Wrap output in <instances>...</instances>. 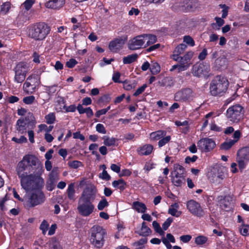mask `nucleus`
<instances>
[{"label": "nucleus", "mask_w": 249, "mask_h": 249, "mask_svg": "<svg viewBox=\"0 0 249 249\" xmlns=\"http://www.w3.org/2000/svg\"><path fill=\"white\" fill-rule=\"evenodd\" d=\"M44 171L43 165L37 158L31 155L24 156L16 167L17 174L24 190H29L42 185L44 179L41 176Z\"/></svg>", "instance_id": "1"}, {"label": "nucleus", "mask_w": 249, "mask_h": 249, "mask_svg": "<svg viewBox=\"0 0 249 249\" xmlns=\"http://www.w3.org/2000/svg\"><path fill=\"white\" fill-rule=\"evenodd\" d=\"M44 182L37 187L25 190L27 192L23 198L25 208L29 209L43 203L45 201V196L40 189L44 186Z\"/></svg>", "instance_id": "2"}, {"label": "nucleus", "mask_w": 249, "mask_h": 249, "mask_svg": "<svg viewBox=\"0 0 249 249\" xmlns=\"http://www.w3.org/2000/svg\"><path fill=\"white\" fill-rule=\"evenodd\" d=\"M50 27L44 22H38L29 27L28 36L36 41L44 40L50 32Z\"/></svg>", "instance_id": "3"}, {"label": "nucleus", "mask_w": 249, "mask_h": 249, "mask_svg": "<svg viewBox=\"0 0 249 249\" xmlns=\"http://www.w3.org/2000/svg\"><path fill=\"white\" fill-rule=\"evenodd\" d=\"M229 87V82L226 78L216 76L210 84V93L213 96H222L226 93Z\"/></svg>", "instance_id": "4"}, {"label": "nucleus", "mask_w": 249, "mask_h": 249, "mask_svg": "<svg viewBox=\"0 0 249 249\" xmlns=\"http://www.w3.org/2000/svg\"><path fill=\"white\" fill-rule=\"evenodd\" d=\"M106 231L101 226H94L91 229V243L97 248H101L105 242Z\"/></svg>", "instance_id": "5"}, {"label": "nucleus", "mask_w": 249, "mask_h": 249, "mask_svg": "<svg viewBox=\"0 0 249 249\" xmlns=\"http://www.w3.org/2000/svg\"><path fill=\"white\" fill-rule=\"evenodd\" d=\"M186 208L188 212L195 217L201 218L206 215L205 209L200 203L195 200H188L186 202Z\"/></svg>", "instance_id": "6"}, {"label": "nucleus", "mask_w": 249, "mask_h": 249, "mask_svg": "<svg viewBox=\"0 0 249 249\" xmlns=\"http://www.w3.org/2000/svg\"><path fill=\"white\" fill-rule=\"evenodd\" d=\"M40 79L37 74H33L28 76L23 85V90L28 94L35 92L38 88Z\"/></svg>", "instance_id": "7"}, {"label": "nucleus", "mask_w": 249, "mask_h": 249, "mask_svg": "<svg viewBox=\"0 0 249 249\" xmlns=\"http://www.w3.org/2000/svg\"><path fill=\"white\" fill-rule=\"evenodd\" d=\"M29 70L30 67L27 63L20 62L17 64L14 69L15 82L18 83H21L23 82Z\"/></svg>", "instance_id": "8"}, {"label": "nucleus", "mask_w": 249, "mask_h": 249, "mask_svg": "<svg viewBox=\"0 0 249 249\" xmlns=\"http://www.w3.org/2000/svg\"><path fill=\"white\" fill-rule=\"evenodd\" d=\"M185 169L184 167L179 164L174 165V171L172 172V182L176 186H181L185 182L184 175Z\"/></svg>", "instance_id": "9"}, {"label": "nucleus", "mask_w": 249, "mask_h": 249, "mask_svg": "<svg viewBox=\"0 0 249 249\" xmlns=\"http://www.w3.org/2000/svg\"><path fill=\"white\" fill-rule=\"evenodd\" d=\"M243 109V107L239 105L232 106L227 110L226 117L231 122L237 123L242 118Z\"/></svg>", "instance_id": "10"}, {"label": "nucleus", "mask_w": 249, "mask_h": 249, "mask_svg": "<svg viewBox=\"0 0 249 249\" xmlns=\"http://www.w3.org/2000/svg\"><path fill=\"white\" fill-rule=\"evenodd\" d=\"M97 189L93 184H89L82 193L79 200L93 202L95 200Z\"/></svg>", "instance_id": "11"}, {"label": "nucleus", "mask_w": 249, "mask_h": 249, "mask_svg": "<svg viewBox=\"0 0 249 249\" xmlns=\"http://www.w3.org/2000/svg\"><path fill=\"white\" fill-rule=\"evenodd\" d=\"M237 161L240 170L244 169L249 160V146L239 149L237 153Z\"/></svg>", "instance_id": "12"}, {"label": "nucleus", "mask_w": 249, "mask_h": 249, "mask_svg": "<svg viewBox=\"0 0 249 249\" xmlns=\"http://www.w3.org/2000/svg\"><path fill=\"white\" fill-rule=\"evenodd\" d=\"M195 97V94L189 88L181 89L176 93L175 100L179 102H190Z\"/></svg>", "instance_id": "13"}, {"label": "nucleus", "mask_w": 249, "mask_h": 249, "mask_svg": "<svg viewBox=\"0 0 249 249\" xmlns=\"http://www.w3.org/2000/svg\"><path fill=\"white\" fill-rule=\"evenodd\" d=\"M95 206L92 202L78 200L77 210L80 215L83 216H88L94 211Z\"/></svg>", "instance_id": "14"}, {"label": "nucleus", "mask_w": 249, "mask_h": 249, "mask_svg": "<svg viewBox=\"0 0 249 249\" xmlns=\"http://www.w3.org/2000/svg\"><path fill=\"white\" fill-rule=\"evenodd\" d=\"M144 37L142 35L137 36L130 39L127 43V47L130 50H136L144 48Z\"/></svg>", "instance_id": "15"}, {"label": "nucleus", "mask_w": 249, "mask_h": 249, "mask_svg": "<svg viewBox=\"0 0 249 249\" xmlns=\"http://www.w3.org/2000/svg\"><path fill=\"white\" fill-rule=\"evenodd\" d=\"M194 53L192 51H189L186 53L183 56H179L178 60L180 65V70L183 71L187 70L191 65V59L192 58Z\"/></svg>", "instance_id": "16"}, {"label": "nucleus", "mask_w": 249, "mask_h": 249, "mask_svg": "<svg viewBox=\"0 0 249 249\" xmlns=\"http://www.w3.org/2000/svg\"><path fill=\"white\" fill-rule=\"evenodd\" d=\"M210 71V66L207 63L195 65L193 67V74L197 77L206 76Z\"/></svg>", "instance_id": "17"}, {"label": "nucleus", "mask_w": 249, "mask_h": 249, "mask_svg": "<svg viewBox=\"0 0 249 249\" xmlns=\"http://www.w3.org/2000/svg\"><path fill=\"white\" fill-rule=\"evenodd\" d=\"M242 136V133L240 130H236L233 133V139H226V141L221 143L220 148L222 150H227L230 149L239 140Z\"/></svg>", "instance_id": "18"}, {"label": "nucleus", "mask_w": 249, "mask_h": 249, "mask_svg": "<svg viewBox=\"0 0 249 249\" xmlns=\"http://www.w3.org/2000/svg\"><path fill=\"white\" fill-rule=\"evenodd\" d=\"M199 149L205 152H208L213 149L215 146L214 142L208 138L200 139L197 143Z\"/></svg>", "instance_id": "19"}, {"label": "nucleus", "mask_w": 249, "mask_h": 249, "mask_svg": "<svg viewBox=\"0 0 249 249\" xmlns=\"http://www.w3.org/2000/svg\"><path fill=\"white\" fill-rule=\"evenodd\" d=\"M126 40V38H116L111 41L108 46L109 50L113 52H118L122 48Z\"/></svg>", "instance_id": "20"}, {"label": "nucleus", "mask_w": 249, "mask_h": 249, "mask_svg": "<svg viewBox=\"0 0 249 249\" xmlns=\"http://www.w3.org/2000/svg\"><path fill=\"white\" fill-rule=\"evenodd\" d=\"M65 4V0H50L46 3L47 8L53 9H58Z\"/></svg>", "instance_id": "21"}, {"label": "nucleus", "mask_w": 249, "mask_h": 249, "mask_svg": "<svg viewBox=\"0 0 249 249\" xmlns=\"http://www.w3.org/2000/svg\"><path fill=\"white\" fill-rule=\"evenodd\" d=\"M186 48L187 45L183 43L177 46L173 52V54L171 56V58L174 60H178V57L184 52Z\"/></svg>", "instance_id": "22"}, {"label": "nucleus", "mask_w": 249, "mask_h": 249, "mask_svg": "<svg viewBox=\"0 0 249 249\" xmlns=\"http://www.w3.org/2000/svg\"><path fill=\"white\" fill-rule=\"evenodd\" d=\"M153 150V146L150 144H144L137 149V152L140 155H148Z\"/></svg>", "instance_id": "23"}, {"label": "nucleus", "mask_w": 249, "mask_h": 249, "mask_svg": "<svg viewBox=\"0 0 249 249\" xmlns=\"http://www.w3.org/2000/svg\"><path fill=\"white\" fill-rule=\"evenodd\" d=\"M179 206L178 203H174L169 208L168 213L173 216L178 217L182 214V212L179 211Z\"/></svg>", "instance_id": "24"}, {"label": "nucleus", "mask_w": 249, "mask_h": 249, "mask_svg": "<svg viewBox=\"0 0 249 249\" xmlns=\"http://www.w3.org/2000/svg\"><path fill=\"white\" fill-rule=\"evenodd\" d=\"M29 124L24 119H19L16 123L17 130L21 134L25 133Z\"/></svg>", "instance_id": "25"}, {"label": "nucleus", "mask_w": 249, "mask_h": 249, "mask_svg": "<svg viewBox=\"0 0 249 249\" xmlns=\"http://www.w3.org/2000/svg\"><path fill=\"white\" fill-rule=\"evenodd\" d=\"M142 36L144 37V48L155 43L157 41V37L155 35L143 34Z\"/></svg>", "instance_id": "26"}, {"label": "nucleus", "mask_w": 249, "mask_h": 249, "mask_svg": "<svg viewBox=\"0 0 249 249\" xmlns=\"http://www.w3.org/2000/svg\"><path fill=\"white\" fill-rule=\"evenodd\" d=\"M166 134V131L164 130H158L153 132L150 134V139L153 141L160 140Z\"/></svg>", "instance_id": "27"}, {"label": "nucleus", "mask_w": 249, "mask_h": 249, "mask_svg": "<svg viewBox=\"0 0 249 249\" xmlns=\"http://www.w3.org/2000/svg\"><path fill=\"white\" fill-rule=\"evenodd\" d=\"M151 233V229L148 227L145 222H143L142 224L141 230L138 232L139 235L142 236H147Z\"/></svg>", "instance_id": "28"}, {"label": "nucleus", "mask_w": 249, "mask_h": 249, "mask_svg": "<svg viewBox=\"0 0 249 249\" xmlns=\"http://www.w3.org/2000/svg\"><path fill=\"white\" fill-rule=\"evenodd\" d=\"M133 208L138 213H144L146 210L145 205L139 201H135L133 203Z\"/></svg>", "instance_id": "29"}, {"label": "nucleus", "mask_w": 249, "mask_h": 249, "mask_svg": "<svg viewBox=\"0 0 249 249\" xmlns=\"http://www.w3.org/2000/svg\"><path fill=\"white\" fill-rule=\"evenodd\" d=\"M65 101L62 97H57L55 104V109L57 111H61L64 108H65Z\"/></svg>", "instance_id": "30"}, {"label": "nucleus", "mask_w": 249, "mask_h": 249, "mask_svg": "<svg viewBox=\"0 0 249 249\" xmlns=\"http://www.w3.org/2000/svg\"><path fill=\"white\" fill-rule=\"evenodd\" d=\"M112 185L113 187L123 191L125 189L126 183L123 179H119L117 180H114L112 182Z\"/></svg>", "instance_id": "31"}, {"label": "nucleus", "mask_w": 249, "mask_h": 249, "mask_svg": "<svg viewBox=\"0 0 249 249\" xmlns=\"http://www.w3.org/2000/svg\"><path fill=\"white\" fill-rule=\"evenodd\" d=\"M49 249H62L60 243L54 238H52L48 243Z\"/></svg>", "instance_id": "32"}, {"label": "nucleus", "mask_w": 249, "mask_h": 249, "mask_svg": "<svg viewBox=\"0 0 249 249\" xmlns=\"http://www.w3.org/2000/svg\"><path fill=\"white\" fill-rule=\"evenodd\" d=\"M138 57V55L137 53L128 55L123 58V63L125 64H130L136 61Z\"/></svg>", "instance_id": "33"}, {"label": "nucleus", "mask_w": 249, "mask_h": 249, "mask_svg": "<svg viewBox=\"0 0 249 249\" xmlns=\"http://www.w3.org/2000/svg\"><path fill=\"white\" fill-rule=\"evenodd\" d=\"M21 119H24L28 124L32 125L33 126H35L36 123L33 114L30 112L28 113L24 118H21Z\"/></svg>", "instance_id": "34"}, {"label": "nucleus", "mask_w": 249, "mask_h": 249, "mask_svg": "<svg viewBox=\"0 0 249 249\" xmlns=\"http://www.w3.org/2000/svg\"><path fill=\"white\" fill-rule=\"evenodd\" d=\"M11 3L10 2H5L3 3L0 8V14L2 15H6L9 11L11 8Z\"/></svg>", "instance_id": "35"}, {"label": "nucleus", "mask_w": 249, "mask_h": 249, "mask_svg": "<svg viewBox=\"0 0 249 249\" xmlns=\"http://www.w3.org/2000/svg\"><path fill=\"white\" fill-rule=\"evenodd\" d=\"M68 196L70 199H74L75 196V189L74 183L69 185L67 189Z\"/></svg>", "instance_id": "36"}, {"label": "nucleus", "mask_w": 249, "mask_h": 249, "mask_svg": "<svg viewBox=\"0 0 249 249\" xmlns=\"http://www.w3.org/2000/svg\"><path fill=\"white\" fill-rule=\"evenodd\" d=\"M150 70L152 74H155L160 71V67L157 62L152 61L150 65Z\"/></svg>", "instance_id": "37"}, {"label": "nucleus", "mask_w": 249, "mask_h": 249, "mask_svg": "<svg viewBox=\"0 0 249 249\" xmlns=\"http://www.w3.org/2000/svg\"><path fill=\"white\" fill-rule=\"evenodd\" d=\"M103 139L104 140V144L107 146H113L116 142V139L114 138L104 136Z\"/></svg>", "instance_id": "38"}, {"label": "nucleus", "mask_w": 249, "mask_h": 249, "mask_svg": "<svg viewBox=\"0 0 249 249\" xmlns=\"http://www.w3.org/2000/svg\"><path fill=\"white\" fill-rule=\"evenodd\" d=\"M227 172V169L225 167H220L219 168L217 173V178L220 180L219 182H220L221 180H222L226 177Z\"/></svg>", "instance_id": "39"}, {"label": "nucleus", "mask_w": 249, "mask_h": 249, "mask_svg": "<svg viewBox=\"0 0 249 249\" xmlns=\"http://www.w3.org/2000/svg\"><path fill=\"white\" fill-rule=\"evenodd\" d=\"M239 231L243 236L249 235V225L245 224H241L239 227Z\"/></svg>", "instance_id": "40"}, {"label": "nucleus", "mask_w": 249, "mask_h": 249, "mask_svg": "<svg viewBox=\"0 0 249 249\" xmlns=\"http://www.w3.org/2000/svg\"><path fill=\"white\" fill-rule=\"evenodd\" d=\"M45 119L47 124H53L55 121V114L53 112L49 113L45 116Z\"/></svg>", "instance_id": "41"}, {"label": "nucleus", "mask_w": 249, "mask_h": 249, "mask_svg": "<svg viewBox=\"0 0 249 249\" xmlns=\"http://www.w3.org/2000/svg\"><path fill=\"white\" fill-rule=\"evenodd\" d=\"M68 165L71 168L77 169L83 166L82 163L78 160H71L68 162Z\"/></svg>", "instance_id": "42"}, {"label": "nucleus", "mask_w": 249, "mask_h": 249, "mask_svg": "<svg viewBox=\"0 0 249 249\" xmlns=\"http://www.w3.org/2000/svg\"><path fill=\"white\" fill-rule=\"evenodd\" d=\"M152 225L156 232L158 233L161 236H163L164 235V232L161 228L160 224L156 221H154L153 222Z\"/></svg>", "instance_id": "43"}, {"label": "nucleus", "mask_w": 249, "mask_h": 249, "mask_svg": "<svg viewBox=\"0 0 249 249\" xmlns=\"http://www.w3.org/2000/svg\"><path fill=\"white\" fill-rule=\"evenodd\" d=\"M171 138L170 136H165L163 137L158 142V146L159 147H161L168 143L171 140Z\"/></svg>", "instance_id": "44"}, {"label": "nucleus", "mask_w": 249, "mask_h": 249, "mask_svg": "<svg viewBox=\"0 0 249 249\" xmlns=\"http://www.w3.org/2000/svg\"><path fill=\"white\" fill-rule=\"evenodd\" d=\"M109 204L107 199L105 197H103L101 201H99L97 208L100 211L103 210L105 208L107 207Z\"/></svg>", "instance_id": "45"}, {"label": "nucleus", "mask_w": 249, "mask_h": 249, "mask_svg": "<svg viewBox=\"0 0 249 249\" xmlns=\"http://www.w3.org/2000/svg\"><path fill=\"white\" fill-rule=\"evenodd\" d=\"M208 240L207 237L200 235L197 236L195 238V243L198 245H201L205 244Z\"/></svg>", "instance_id": "46"}, {"label": "nucleus", "mask_w": 249, "mask_h": 249, "mask_svg": "<svg viewBox=\"0 0 249 249\" xmlns=\"http://www.w3.org/2000/svg\"><path fill=\"white\" fill-rule=\"evenodd\" d=\"M183 42L191 47H193L195 45L194 39L190 36H185L183 37Z\"/></svg>", "instance_id": "47"}, {"label": "nucleus", "mask_w": 249, "mask_h": 249, "mask_svg": "<svg viewBox=\"0 0 249 249\" xmlns=\"http://www.w3.org/2000/svg\"><path fill=\"white\" fill-rule=\"evenodd\" d=\"M231 201V197L230 196H227L222 201L221 204L223 205L225 208H228L230 207Z\"/></svg>", "instance_id": "48"}, {"label": "nucleus", "mask_w": 249, "mask_h": 249, "mask_svg": "<svg viewBox=\"0 0 249 249\" xmlns=\"http://www.w3.org/2000/svg\"><path fill=\"white\" fill-rule=\"evenodd\" d=\"M34 3V0H26L22 4V5L24 7L25 10L28 11L32 7V5Z\"/></svg>", "instance_id": "49"}, {"label": "nucleus", "mask_w": 249, "mask_h": 249, "mask_svg": "<svg viewBox=\"0 0 249 249\" xmlns=\"http://www.w3.org/2000/svg\"><path fill=\"white\" fill-rule=\"evenodd\" d=\"M35 100V96L31 95L25 97L23 99V102L26 105H31L34 102Z\"/></svg>", "instance_id": "50"}, {"label": "nucleus", "mask_w": 249, "mask_h": 249, "mask_svg": "<svg viewBox=\"0 0 249 249\" xmlns=\"http://www.w3.org/2000/svg\"><path fill=\"white\" fill-rule=\"evenodd\" d=\"M12 140L18 143H26L27 142V138L24 136H21L19 138L13 137L12 138Z\"/></svg>", "instance_id": "51"}, {"label": "nucleus", "mask_w": 249, "mask_h": 249, "mask_svg": "<svg viewBox=\"0 0 249 249\" xmlns=\"http://www.w3.org/2000/svg\"><path fill=\"white\" fill-rule=\"evenodd\" d=\"M49 224L46 220H43L40 226V229L42 231L43 234H45L48 230Z\"/></svg>", "instance_id": "52"}, {"label": "nucleus", "mask_w": 249, "mask_h": 249, "mask_svg": "<svg viewBox=\"0 0 249 249\" xmlns=\"http://www.w3.org/2000/svg\"><path fill=\"white\" fill-rule=\"evenodd\" d=\"M173 219L171 217L168 218L166 221L163 223L162 227L164 230L166 231L170 226L171 224L172 223Z\"/></svg>", "instance_id": "53"}, {"label": "nucleus", "mask_w": 249, "mask_h": 249, "mask_svg": "<svg viewBox=\"0 0 249 249\" xmlns=\"http://www.w3.org/2000/svg\"><path fill=\"white\" fill-rule=\"evenodd\" d=\"M147 87L146 84H144L141 87L139 88L134 93L133 96H138L141 93H142L145 89Z\"/></svg>", "instance_id": "54"}, {"label": "nucleus", "mask_w": 249, "mask_h": 249, "mask_svg": "<svg viewBox=\"0 0 249 249\" xmlns=\"http://www.w3.org/2000/svg\"><path fill=\"white\" fill-rule=\"evenodd\" d=\"M99 177L102 179L106 180H109L110 179L111 177L110 175L107 173L106 170H103L102 173L100 174Z\"/></svg>", "instance_id": "55"}, {"label": "nucleus", "mask_w": 249, "mask_h": 249, "mask_svg": "<svg viewBox=\"0 0 249 249\" xmlns=\"http://www.w3.org/2000/svg\"><path fill=\"white\" fill-rule=\"evenodd\" d=\"M131 173L132 172L129 169H125L122 170L121 171H120V172L119 174V176L120 177H128L131 175Z\"/></svg>", "instance_id": "56"}, {"label": "nucleus", "mask_w": 249, "mask_h": 249, "mask_svg": "<svg viewBox=\"0 0 249 249\" xmlns=\"http://www.w3.org/2000/svg\"><path fill=\"white\" fill-rule=\"evenodd\" d=\"M77 63V61L75 59L71 58L67 62L66 65L69 68H72Z\"/></svg>", "instance_id": "57"}, {"label": "nucleus", "mask_w": 249, "mask_h": 249, "mask_svg": "<svg viewBox=\"0 0 249 249\" xmlns=\"http://www.w3.org/2000/svg\"><path fill=\"white\" fill-rule=\"evenodd\" d=\"M183 6L184 7V9L187 11H190L195 8V5L193 4L192 1L187 0L186 4L183 5Z\"/></svg>", "instance_id": "58"}, {"label": "nucleus", "mask_w": 249, "mask_h": 249, "mask_svg": "<svg viewBox=\"0 0 249 249\" xmlns=\"http://www.w3.org/2000/svg\"><path fill=\"white\" fill-rule=\"evenodd\" d=\"M96 130L98 132L102 133V134H106V130L105 129V128L103 124H98L96 125Z\"/></svg>", "instance_id": "59"}, {"label": "nucleus", "mask_w": 249, "mask_h": 249, "mask_svg": "<svg viewBox=\"0 0 249 249\" xmlns=\"http://www.w3.org/2000/svg\"><path fill=\"white\" fill-rule=\"evenodd\" d=\"M7 199V195H6L3 197H0V209L2 211H5L6 210V208L4 206V204Z\"/></svg>", "instance_id": "60"}, {"label": "nucleus", "mask_w": 249, "mask_h": 249, "mask_svg": "<svg viewBox=\"0 0 249 249\" xmlns=\"http://www.w3.org/2000/svg\"><path fill=\"white\" fill-rule=\"evenodd\" d=\"M123 87L124 89L126 90H130L134 88L135 86L133 84L130 82L125 81L123 84Z\"/></svg>", "instance_id": "61"}, {"label": "nucleus", "mask_w": 249, "mask_h": 249, "mask_svg": "<svg viewBox=\"0 0 249 249\" xmlns=\"http://www.w3.org/2000/svg\"><path fill=\"white\" fill-rule=\"evenodd\" d=\"M220 6L223 9V10L222 11V18H224L228 15L229 8L225 4L220 5Z\"/></svg>", "instance_id": "62"}, {"label": "nucleus", "mask_w": 249, "mask_h": 249, "mask_svg": "<svg viewBox=\"0 0 249 249\" xmlns=\"http://www.w3.org/2000/svg\"><path fill=\"white\" fill-rule=\"evenodd\" d=\"M198 159L197 156L194 155L192 157H186L185 159V162L186 163H190V162H194Z\"/></svg>", "instance_id": "63"}, {"label": "nucleus", "mask_w": 249, "mask_h": 249, "mask_svg": "<svg viewBox=\"0 0 249 249\" xmlns=\"http://www.w3.org/2000/svg\"><path fill=\"white\" fill-rule=\"evenodd\" d=\"M192 239V236L190 235H184L180 237V240L183 243L189 242Z\"/></svg>", "instance_id": "64"}]
</instances>
